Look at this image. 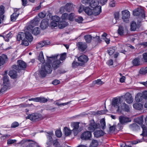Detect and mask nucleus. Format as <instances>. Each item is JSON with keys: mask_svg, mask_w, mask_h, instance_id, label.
<instances>
[{"mask_svg": "<svg viewBox=\"0 0 147 147\" xmlns=\"http://www.w3.org/2000/svg\"><path fill=\"white\" fill-rule=\"evenodd\" d=\"M45 64H43L39 71L40 74L42 77H45L47 74H51L52 71V68L50 63L47 62Z\"/></svg>", "mask_w": 147, "mask_h": 147, "instance_id": "f257e3e1", "label": "nucleus"}, {"mask_svg": "<svg viewBox=\"0 0 147 147\" xmlns=\"http://www.w3.org/2000/svg\"><path fill=\"white\" fill-rule=\"evenodd\" d=\"M58 56V55H52L50 57L47 56V62L50 63H51L53 61L52 65L53 68L54 69H56L59 67L61 63L59 60H57V57Z\"/></svg>", "mask_w": 147, "mask_h": 147, "instance_id": "f03ea898", "label": "nucleus"}, {"mask_svg": "<svg viewBox=\"0 0 147 147\" xmlns=\"http://www.w3.org/2000/svg\"><path fill=\"white\" fill-rule=\"evenodd\" d=\"M20 143L24 147H36L38 146V143L32 140L24 139Z\"/></svg>", "mask_w": 147, "mask_h": 147, "instance_id": "7ed1b4c3", "label": "nucleus"}, {"mask_svg": "<svg viewBox=\"0 0 147 147\" xmlns=\"http://www.w3.org/2000/svg\"><path fill=\"white\" fill-rule=\"evenodd\" d=\"M26 119H29L31 121L34 122L41 120L42 119L43 117L41 114L37 113H34L29 115L26 117Z\"/></svg>", "mask_w": 147, "mask_h": 147, "instance_id": "20e7f679", "label": "nucleus"}, {"mask_svg": "<svg viewBox=\"0 0 147 147\" xmlns=\"http://www.w3.org/2000/svg\"><path fill=\"white\" fill-rule=\"evenodd\" d=\"M17 63L18 65H14L12 66V68L18 71H19L21 69L24 70L26 67V63L21 60H18Z\"/></svg>", "mask_w": 147, "mask_h": 147, "instance_id": "39448f33", "label": "nucleus"}, {"mask_svg": "<svg viewBox=\"0 0 147 147\" xmlns=\"http://www.w3.org/2000/svg\"><path fill=\"white\" fill-rule=\"evenodd\" d=\"M130 107L127 104L125 103H122L121 104V108L119 109L118 108L117 111L119 113L123 114V111L128 112L130 111Z\"/></svg>", "mask_w": 147, "mask_h": 147, "instance_id": "423d86ee", "label": "nucleus"}, {"mask_svg": "<svg viewBox=\"0 0 147 147\" xmlns=\"http://www.w3.org/2000/svg\"><path fill=\"white\" fill-rule=\"evenodd\" d=\"M100 127L99 123H96L94 120H92L90 121V123L87 129L88 130L94 131L96 129L99 128Z\"/></svg>", "mask_w": 147, "mask_h": 147, "instance_id": "0eeeda50", "label": "nucleus"}, {"mask_svg": "<svg viewBox=\"0 0 147 147\" xmlns=\"http://www.w3.org/2000/svg\"><path fill=\"white\" fill-rule=\"evenodd\" d=\"M133 14L134 16H139L142 18H144L145 17L144 11L141 8H138L134 10L133 11Z\"/></svg>", "mask_w": 147, "mask_h": 147, "instance_id": "6e6552de", "label": "nucleus"}, {"mask_svg": "<svg viewBox=\"0 0 147 147\" xmlns=\"http://www.w3.org/2000/svg\"><path fill=\"white\" fill-rule=\"evenodd\" d=\"M79 122H73L71 124V126L73 128L72 130L74 136L77 135L80 131L79 129Z\"/></svg>", "mask_w": 147, "mask_h": 147, "instance_id": "1a4fd4ad", "label": "nucleus"}, {"mask_svg": "<svg viewBox=\"0 0 147 147\" xmlns=\"http://www.w3.org/2000/svg\"><path fill=\"white\" fill-rule=\"evenodd\" d=\"M76 45L78 49L81 52L84 51L87 47V45L85 42H78Z\"/></svg>", "mask_w": 147, "mask_h": 147, "instance_id": "9d476101", "label": "nucleus"}, {"mask_svg": "<svg viewBox=\"0 0 147 147\" xmlns=\"http://www.w3.org/2000/svg\"><path fill=\"white\" fill-rule=\"evenodd\" d=\"M124 98L125 100L128 104H131L133 101L132 96L129 92L126 93L124 95Z\"/></svg>", "mask_w": 147, "mask_h": 147, "instance_id": "9b49d317", "label": "nucleus"}, {"mask_svg": "<svg viewBox=\"0 0 147 147\" xmlns=\"http://www.w3.org/2000/svg\"><path fill=\"white\" fill-rule=\"evenodd\" d=\"M91 136V132L89 131H87L82 134L81 136V138L82 140H90Z\"/></svg>", "mask_w": 147, "mask_h": 147, "instance_id": "f8f14e48", "label": "nucleus"}, {"mask_svg": "<svg viewBox=\"0 0 147 147\" xmlns=\"http://www.w3.org/2000/svg\"><path fill=\"white\" fill-rule=\"evenodd\" d=\"M87 56L84 55H82L78 58V60L80 63L81 65H82L86 63L88 60Z\"/></svg>", "mask_w": 147, "mask_h": 147, "instance_id": "ddd939ff", "label": "nucleus"}, {"mask_svg": "<svg viewBox=\"0 0 147 147\" xmlns=\"http://www.w3.org/2000/svg\"><path fill=\"white\" fill-rule=\"evenodd\" d=\"M92 14L96 16L99 14L101 11V7L99 5L95 8H92Z\"/></svg>", "mask_w": 147, "mask_h": 147, "instance_id": "4468645a", "label": "nucleus"}, {"mask_svg": "<svg viewBox=\"0 0 147 147\" xmlns=\"http://www.w3.org/2000/svg\"><path fill=\"white\" fill-rule=\"evenodd\" d=\"M119 120L120 122L122 124H124L125 123L131 121V120L129 117L123 116H120L119 117Z\"/></svg>", "mask_w": 147, "mask_h": 147, "instance_id": "2eb2a0df", "label": "nucleus"}, {"mask_svg": "<svg viewBox=\"0 0 147 147\" xmlns=\"http://www.w3.org/2000/svg\"><path fill=\"white\" fill-rule=\"evenodd\" d=\"M47 135L46 136L48 140L46 144L47 145H50L51 144L53 141L52 136L53 134L52 132L51 131L49 132H47Z\"/></svg>", "mask_w": 147, "mask_h": 147, "instance_id": "dca6fc26", "label": "nucleus"}, {"mask_svg": "<svg viewBox=\"0 0 147 147\" xmlns=\"http://www.w3.org/2000/svg\"><path fill=\"white\" fill-rule=\"evenodd\" d=\"M120 104L119 101H118V99L117 98H115L113 99L112 103L113 107L117 108V109H118V108L120 109V107L119 106Z\"/></svg>", "mask_w": 147, "mask_h": 147, "instance_id": "f3484780", "label": "nucleus"}, {"mask_svg": "<svg viewBox=\"0 0 147 147\" xmlns=\"http://www.w3.org/2000/svg\"><path fill=\"white\" fill-rule=\"evenodd\" d=\"M48 22L47 20L43 19L41 21L40 24V27L42 29H45L48 26Z\"/></svg>", "mask_w": 147, "mask_h": 147, "instance_id": "a211bd4d", "label": "nucleus"}, {"mask_svg": "<svg viewBox=\"0 0 147 147\" xmlns=\"http://www.w3.org/2000/svg\"><path fill=\"white\" fill-rule=\"evenodd\" d=\"M25 36L26 39H27L29 42H32L33 39V37L30 32L27 31H25Z\"/></svg>", "mask_w": 147, "mask_h": 147, "instance_id": "6ab92c4d", "label": "nucleus"}, {"mask_svg": "<svg viewBox=\"0 0 147 147\" xmlns=\"http://www.w3.org/2000/svg\"><path fill=\"white\" fill-rule=\"evenodd\" d=\"M122 18L123 19H128L130 16V14L129 11L127 10H125L122 12ZM124 21L125 20H124Z\"/></svg>", "mask_w": 147, "mask_h": 147, "instance_id": "aec40b11", "label": "nucleus"}, {"mask_svg": "<svg viewBox=\"0 0 147 147\" xmlns=\"http://www.w3.org/2000/svg\"><path fill=\"white\" fill-rule=\"evenodd\" d=\"M135 100L137 102H141L143 101L144 98L142 95L141 93H138L135 96Z\"/></svg>", "mask_w": 147, "mask_h": 147, "instance_id": "412c9836", "label": "nucleus"}, {"mask_svg": "<svg viewBox=\"0 0 147 147\" xmlns=\"http://www.w3.org/2000/svg\"><path fill=\"white\" fill-rule=\"evenodd\" d=\"M7 58L6 55L2 54L0 56V66L3 65L6 61H7Z\"/></svg>", "mask_w": 147, "mask_h": 147, "instance_id": "4be33fe9", "label": "nucleus"}, {"mask_svg": "<svg viewBox=\"0 0 147 147\" xmlns=\"http://www.w3.org/2000/svg\"><path fill=\"white\" fill-rule=\"evenodd\" d=\"M25 37V32L24 33L23 32H20L17 35V40L18 41H20L21 40H22L24 39H26V38Z\"/></svg>", "mask_w": 147, "mask_h": 147, "instance_id": "5701e85b", "label": "nucleus"}, {"mask_svg": "<svg viewBox=\"0 0 147 147\" xmlns=\"http://www.w3.org/2000/svg\"><path fill=\"white\" fill-rule=\"evenodd\" d=\"M99 4L98 0H92L90 3V6L92 8H95L98 6H99Z\"/></svg>", "mask_w": 147, "mask_h": 147, "instance_id": "b1692460", "label": "nucleus"}, {"mask_svg": "<svg viewBox=\"0 0 147 147\" xmlns=\"http://www.w3.org/2000/svg\"><path fill=\"white\" fill-rule=\"evenodd\" d=\"M68 25L67 22L65 21H61L58 23V26L60 29H62L66 27Z\"/></svg>", "mask_w": 147, "mask_h": 147, "instance_id": "393cba45", "label": "nucleus"}, {"mask_svg": "<svg viewBox=\"0 0 147 147\" xmlns=\"http://www.w3.org/2000/svg\"><path fill=\"white\" fill-rule=\"evenodd\" d=\"M8 78V77L7 76H5L3 77V84L4 87L8 86L9 85L10 83Z\"/></svg>", "mask_w": 147, "mask_h": 147, "instance_id": "a878e982", "label": "nucleus"}, {"mask_svg": "<svg viewBox=\"0 0 147 147\" xmlns=\"http://www.w3.org/2000/svg\"><path fill=\"white\" fill-rule=\"evenodd\" d=\"M9 75L13 79L16 78L17 76V72L14 69L10 70L9 71Z\"/></svg>", "mask_w": 147, "mask_h": 147, "instance_id": "bb28decb", "label": "nucleus"}, {"mask_svg": "<svg viewBox=\"0 0 147 147\" xmlns=\"http://www.w3.org/2000/svg\"><path fill=\"white\" fill-rule=\"evenodd\" d=\"M73 5L72 4L68 3L65 5V10L67 11L70 12L73 9Z\"/></svg>", "mask_w": 147, "mask_h": 147, "instance_id": "cd10ccee", "label": "nucleus"}, {"mask_svg": "<svg viewBox=\"0 0 147 147\" xmlns=\"http://www.w3.org/2000/svg\"><path fill=\"white\" fill-rule=\"evenodd\" d=\"M132 63L134 66H137L139 65H140V59L138 57L136 58L132 61Z\"/></svg>", "mask_w": 147, "mask_h": 147, "instance_id": "c85d7f7f", "label": "nucleus"}, {"mask_svg": "<svg viewBox=\"0 0 147 147\" xmlns=\"http://www.w3.org/2000/svg\"><path fill=\"white\" fill-rule=\"evenodd\" d=\"M140 125L143 129L142 133L140 135L144 136H147V127H146L144 125L142 124V123Z\"/></svg>", "mask_w": 147, "mask_h": 147, "instance_id": "c756f323", "label": "nucleus"}, {"mask_svg": "<svg viewBox=\"0 0 147 147\" xmlns=\"http://www.w3.org/2000/svg\"><path fill=\"white\" fill-rule=\"evenodd\" d=\"M92 36L88 34L84 36V38L87 43H90L91 41Z\"/></svg>", "mask_w": 147, "mask_h": 147, "instance_id": "7c9ffc66", "label": "nucleus"}, {"mask_svg": "<svg viewBox=\"0 0 147 147\" xmlns=\"http://www.w3.org/2000/svg\"><path fill=\"white\" fill-rule=\"evenodd\" d=\"M134 108L136 109L140 110L143 108V105L141 103H136L133 105Z\"/></svg>", "mask_w": 147, "mask_h": 147, "instance_id": "2f4dec72", "label": "nucleus"}, {"mask_svg": "<svg viewBox=\"0 0 147 147\" xmlns=\"http://www.w3.org/2000/svg\"><path fill=\"white\" fill-rule=\"evenodd\" d=\"M19 15V13H17L16 12L13 13L11 16L10 19L11 21L12 22H14L16 21Z\"/></svg>", "mask_w": 147, "mask_h": 147, "instance_id": "473e14b6", "label": "nucleus"}, {"mask_svg": "<svg viewBox=\"0 0 147 147\" xmlns=\"http://www.w3.org/2000/svg\"><path fill=\"white\" fill-rule=\"evenodd\" d=\"M130 30L131 31H135L136 30L137 25L136 22L133 21L131 22L130 25Z\"/></svg>", "mask_w": 147, "mask_h": 147, "instance_id": "72a5a7b5", "label": "nucleus"}, {"mask_svg": "<svg viewBox=\"0 0 147 147\" xmlns=\"http://www.w3.org/2000/svg\"><path fill=\"white\" fill-rule=\"evenodd\" d=\"M94 134L95 137L98 138L102 136L104 133L102 130H100L94 132Z\"/></svg>", "mask_w": 147, "mask_h": 147, "instance_id": "f704fd0d", "label": "nucleus"}, {"mask_svg": "<svg viewBox=\"0 0 147 147\" xmlns=\"http://www.w3.org/2000/svg\"><path fill=\"white\" fill-rule=\"evenodd\" d=\"M12 33L11 32H9L8 33L6 34L5 35L2 36L3 38L5 41H8L9 40V38L12 36Z\"/></svg>", "mask_w": 147, "mask_h": 147, "instance_id": "c9c22d12", "label": "nucleus"}, {"mask_svg": "<svg viewBox=\"0 0 147 147\" xmlns=\"http://www.w3.org/2000/svg\"><path fill=\"white\" fill-rule=\"evenodd\" d=\"M38 59L39 61L43 64L45 62V60L44 57L43 53L42 51L40 52L38 57Z\"/></svg>", "mask_w": 147, "mask_h": 147, "instance_id": "e433bc0d", "label": "nucleus"}, {"mask_svg": "<svg viewBox=\"0 0 147 147\" xmlns=\"http://www.w3.org/2000/svg\"><path fill=\"white\" fill-rule=\"evenodd\" d=\"M115 47H111L107 49V53L110 55H111L113 54L115 51Z\"/></svg>", "mask_w": 147, "mask_h": 147, "instance_id": "4c0bfd02", "label": "nucleus"}, {"mask_svg": "<svg viewBox=\"0 0 147 147\" xmlns=\"http://www.w3.org/2000/svg\"><path fill=\"white\" fill-rule=\"evenodd\" d=\"M64 132L66 136H68L71 134V131L67 127H65L64 128Z\"/></svg>", "mask_w": 147, "mask_h": 147, "instance_id": "58836bf2", "label": "nucleus"}, {"mask_svg": "<svg viewBox=\"0 0 147 147\" xmlns=\"http://www.w3.org/2000/svg\"><path fill=\"white\" fill-rule=\"evenodd\" d=\"M118 33L120 35H123L124 33V28L123 26H119L118 30Z\"/></svg>", "mask_w": 147, "mask_h": 147, "instance_id": "ea45409f", "label": "nucleus"}, {"mask_svg": "<svg viewBox=\"0 0 147 147\" xmlns=\"http://www.w3.org/2000/svg\"><path fill=\"white\" fill-rule=\"evenodd\" d=\"M84 11L88 15H91L92 14V10L90 8L86 7L84 8Z\"/></svg>", "mask_w": 147, "mask_h": 147, "instance_id": "a19ab883", "label": "nucleus"}, {"mask_svg": "<svg viewBox=\"0 0 147 147\" xmlns=\"http://www.w3.org/2000/svg\"><path fill=\"white\" fill-rule=\"evenodd\" d=\"M98 145V142L97 141L93 140L90 144V147H97Z\"/></svg>", "mask_w": 147, "mask_h": 147, "instance_id": "79ce46f5", "label": "nucleus"}, {"mask_svg": "<svg viewBox=\"0 0 147 147\" xmlns=\"http://www.w3.org/2000/svg\"><path fill=\"white\" fill-rule=\"evenodd\" d=\"M135 121L136 123L140 125L142 124L143 121V117L141 116L137 117L135 119Z\"/></svg>", "mask_w": 147, "mask_h": 147, "instance_id": "37998d69", "label": "nucleus"}, {"mask_svg": "<svg viewBox=\"0 0 147 147\" xmlns=\"http://www.w3.org/2000/svg\"><path fill=\"white\" fill-rule=\"evenodd\" d=\"M48 101V99L44 97H38V102L45 103Z\"/></svg>", "mask_w": 147, "mask_h": 147, "instance_id": "c03bdc74", "label": "nucleus"}, {"mask_svg": "<svg viewBox=\"0 0 147 147\" xmlns=\"http://www.w3.org/2000/svg\"><path fill=\"white\" fill-rule=\"evenodd\" d=\"M101 128L102 129H104L106 127V123L104 118L102 119L100 121Z\"/></svg>", "mask_w": 147, "mask_h": 147, "instance_id": "a18cd8bd", "label": "nucleus"}, {"mask_svg": "<svg viewBox=\"0 0 147 147\" xmlns=\"http://www.w3.org/2000/svg\"><path fill=\"white\" fill-rule=\"evenodd\" d=\"M139 73L142 75H145L147 73V67L145 68H141L140 70Z\"/></svg>", "mask_w": 147, "mask_h": 147, "instance_id": "49530a36", "label": "nucleus"}, {"mask_svg": "<svg viewBox=\"0 0 147 147\" xmlns=\"http://www.w3.org/2000/svg\"><path fill=\"white\" fill-rule=\"evenodd\" d=\"M32 32L33 34L35 35H37L40 33L39 28L38 27H36L32 30Z\"/></svg>", "mask_w": 147, "mask_h": 147, "instance_id": "de8ad7c7", "label": "nucleus"}, {"mask_svg": "<svg viewBox=\"0 0 147 147\" xmlns=\"http://www.w3.org/2000/svg\"><path fill=\"white\" fill-rule=\"evenodd\" d=\"M51 18L53 21L57 22H58L60 20V18L57 16H52Z\"/></svg>", "mask_w": 147, "mask_h": 147, "instance_id": "09e8293b", "label": "nucleus"}, {"mask_svg": "<svg viewBox=\"0 0 147 147\" xmlns=\"http://www.w3.org/2000/svg\"><path fill=\"white\" fill-rule=\"evenodd\" d=\"M94 83L98 85H102L104 84L103 82L101 81L100 79H98L96 80H95L93 81Z\"/></svg>", "mask_w": 147, "mask_h": 147, "instance_id": "8fccbe9b", "label": "nucleus"}, {"mask_svg": "<svg viewBox=\"0 0 147 147\" xmlns=\"http://www.w3.org/2000/svg\"><path fill=\"white\" fill-rule=\"evenodd\" d=\"M29 42L27 40V39H24L23 40H22L21 44L22 45H24V46H28L29 44Z\"/></svg>", "mask_w": 147, "mask_h": 147, "instance_id": "3c124183", "label": "nucleus"}, {"mask_svg": "<svg viewBox=\"0 0 147 147\" xmlns=\"http://www.w3.org/2000/svg\"><path fill=\"white\" fill-rule=\"evenodd\" d=\"M72 67L73 68H76L78 66L80 65H81L80 64V63H79L77 62L74 61L72 64Z\"/></svg>", "mask_w": 147, "mask_h": 147, "instance_id": "603ef678", "label": "nucleus"}, {"mask_svg": "<svg viewBox=\"0 0 147 147\" xmlns=\"http://www.w3.org/2000/svg\"><path fill=\"white\" fill-rule=\"evenodd\" d=\"M57 22L52 21L50 23V26L52 28H54L57 26Z\"/></svg>", "mask_w": 147, "mask_h": 147, "instance_id": "864d4df0", "label": "nucleus"}, {"mask_svg": "<svg viewBox=\"0 0 147 147\" xmlns=\"http://www.w3.org/2000/svg\"><path fill=\"white\" fill-rule=\"evenodd\" d=\"M4 7L1 5L0 6V16L3 15L4 13Z\"/></svg>", "mask_w": 147, "mask_h": 147, "instance_id": "5fc2aeb1", "label": "nucleus"}, {"mask_svg": "<svg viewBox=\"0 0 147 147\" xmlns=\"http://www.w3.org/2000/svg\"><path fill=\"white\" fill-rule=\"evenodd\" d=\"M74 17V14L73 13H71L69 14L68 17V19L71 21H73V19Z\"/></svg>", "mask_w": 147, "mask_h": 147, "instance_id": "6e6d98bb", "label": "nucleus"}, {"mask_svg": "<svg viewBox=\"0 0 147 147\" xmlns=\"http://www.w3.org/2000/svg\"><path fill=\"white\" fill-rule=\"evenodd\" d=\"M68 14L66 13H65L62 14L61 18L62 20H66L68 18Z\"/></svg>", "mask_w": 147, "mask_h": 147, "instance_id": "4d7b16f0", "label": "nucleus"}, {"mask_svg": "<svg viewBox=\"0 0 147 147\" xmlns=\"http://www.w3.org/2000/svg\"><path fill=\"white\" fill-rule=\"evenodd\" d=\"M56 136L58 137H60L62 136V133L60 130H56L55 132Z\"/></svg>", "mask_w": 147, "mask_h": 147, "instance_id": "13d9d810", "label": "nucleus"}, {"mask_svg": "<svg viewBox=\"0 0 147 147\" xmlns=\"http://www.w3.org/2000/svg\"><path fill=\"white\" fill-rule=\"evenodd\" d=\"M33 28V26L31 25H29L27 26V31L32 32Z\"/></svg>", "mask_w": 147, "mask_h": 147, "instance_id": "bf43d9fd", "label": "nucleus"}, {"mask_svg": "<svg viewBox=\"0 0 147 147\" xmlns=\"http://www.w3.org/2000/svg\"><path fill=\"white\" fill-rule=\"evenodd\" d=\"M66 53H63L61 55L60 59V61H63L65 60V59Z\"/></svg>", "mask_w": 147, "mask_h": 147, "instance_id": "052dcab7", "label": "nucleus"}, {"mask_svg": "<svg viewBox=\"0 0 147 147\" xmlns=\"http://www.w3.org/2000/svg\"><path fill=\"white\" fill-rule=\"evenodd\" d=\"M75 20L76 22H77L78 23H81L83 21V19L82 17L80 16L77 18L75 19Z\"/></svg>", "mask_w": 147, "mask_h": 147, "instance_id": "680f3d73", "label": "nucleus"}, {"mask_svg": "<svg viewBox=\"0 0 147 147\" xmlns=\"http://www.w3.org/2000/svg\"><path fill=\"white\" fill-rule=\"evenodd\" d=\"M19 125V124L18 122H15L12 124L11 127L12 128H15L18 127Z\"/></svg>", "mask_w": 147, "mask_h": 147, "instance_id": "e2e57ef3", "label": "nucleus"}, {"mask_svg": "<svg viewBox=\"0 0 147 147\" xmlns=\"http://www.w3.org/2000/svg\"><path fill=\"white\" fill-rule=\"evenodd\" d=\"M142 57L144 61L147 62V53H144L142 55Z\"/></svg>", "mask_w": 147, "mask_h": 147, "instance_id": "0e129e2a", "label": "nucleus"}, {"mask_svg": "<svg viewBox=\"0 0 147 147\" xmlns=\"http://www.w3.org/2000/svg\"><path fill=\"white\" fill-rule=\"evenodd\" d=\"M142 94V95L144 99L145 100L147 99V91H144Z\"/></svg>", "mask_w": 147, "mask_h": 147, "instance_id": "69168bd1", "label": "nucleus"}, {"mask_svg": "<svg viewBox=\"0 0 147 147\" xmlns=\"http://www.w3.org/2000/svg\"><path fill=\"white\" fill-rule=\"evenodd\" d=\"M114 15V17L115 20H118L119 16V12H116L115 13Z\"/></svg>", "mask_w": 147, "mask_h": 147, "instance_id": "338daca9", "label": "nucleus"}, {"mask_svg": "<svg viewBox=\"0 0 147 147\" xmlns=\"http://www.w3.org/2000/svg\"><path fill=\"white\" fill-rule=\"evenodd\" d=\"M42 41L40 42L37 45L36 48L38 49L44 46L43 43H42Z\"/></svg>", "mask_w": 147, "mask_h": 147, "instance_id": "774afa93", "label": "nucleus"}]
</instances>
